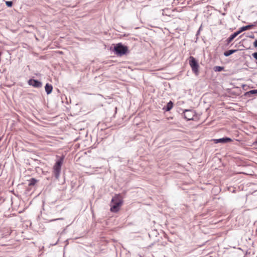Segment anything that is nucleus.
I'll return each mask as SVG.
<instances>
[{
  "mask_svg": "<svg viewBox=\"0 0 257 257\" xmlns=\"http://www.w3.org/2000/svg\"><path fill=\"white\" fill-rule=\"evenodd\" d=\"M239 32H235L231 34L226 40L227 44H229L237 35H239Z\"/></svg>",
  "mask_w": 257,
  "mask_h": 257,
  "instance_id": "1a4fd4ad",
  "label": "nucleus"
},
{
  "mask_svg": "<svg viewBox=\"0 0 257 257\" xmlns=\"http://www.w3.org/2000/svg\"><path fill=\"white\" fill-rule=\"evenodd\" d=\"M213 141L215 144L221 143V144H225L228 142H230L232 141L231 139L228 137H224L222 138H220L218 139H214Z\"/></svg>",
  "mask_w": 257,
  "mask_h": 257,
  "instance_id": "0eeeda50",
  "label": "nucleus"
},
{
  "mask_svg": "<svg viewBox=\"0 0 257 257\" xmlns=\"http://www.w3.org/2000/svg\"><path fill=\"white\" fill-rule=\"evenodd\" d=\"M253 45L254 47H255V48H257V39H256V40L254 41V42H253Z\"/></svg>",
  "mask_w": 257,
  "mask_h": 257,
  "instance_id": "6ab92c4d",
  "label": "nucleus"
},
{
  "mask_svg": "<svg viewBox=\"0 0 257 257\" xmlns=\"http://www.w3.org/2000/svg\"><path fill=\"white\" fill-rule=\"evenodd\" d=\"M45 89L47 94H50L53 90L52 85L49 83H47L45 86Z\"/></svg>",
  "mask_w": 257,
  "mask_h": 257,
  "instance_id": "9d476101",
  "label": "nucleus"
},
{
  "mask_svg": "<svg viewBox=\"0 0 257 257\" xmlns=\"http://www.w3.org/2000/svg\"><path fill=\"white\" fill-rule=\"evenodd\" d=\"M63 157L58 160L53 167V174L55 177L58 179L61 170V166L63 163Z\"/></svg>",
  "mask_w": 257,
  "mask_h": 257,
  "instance_id": "20e7f679",
  "label": "nucleus"
},
{
  "mask_svg": "<svg viewBox=\"0 0 257 257\" xmlns=\"http://www.w3.org/2000/svg\"><path fill=\"white\" fill-rule=\"evenodd\" d=\"M200 29H201V27H200L199 30L198 31L197 35H198L199 34Z\"/></svg>",
  "mask_w": 257,
  "mask_h": 257,
  "instance_id": "412c9836",
  "label": "nucleus"
},
{
  "mask_svg": "<svg viewBox=\"0 0 257 257\" xmlns=\"http://www.w3.org/2000/svg\"><path fill=\"white\" fill-rule=\"evenodd\" d=\"M189 64L192 69V72L197 76L199 74V65L197 60L193 56H190L189 58Z\"/></svg>",
  "mask_w": 257,
  "mask_h": 257,
  "instance_id": "7ed1b4c3",
  "label": "nucleus"
},
{
  "mask_svg": "<svg viewBox=\"0 0 257 257\" xmlns=\"http://www.w3.org/2000/svg\"><path fill=\"white\" fill-rule=\"evenodd\" d=\"M6 5L8 7L11 8L13 6V3L12 1H6Z\"/></svg>",
  "mask_w": 257,
  "mask_h": 257,
  "instance_id": "dca6fc26",
  "label": "nucleus"
},
{
  "mask_svg": "<svg viewBox=\"0 0 257 257\" xmlns=\"http://www.w3.org/2000/svg\"><path fill=\"white\" fill-rule=\"evenodd\" d=\"M224 69V68L221 66H216L214 67V70L216 72H220Z\"/></svg>",
  "mask_w": 257,
  "mask_h": 257,
  "instance_id": "2eb2a0df",
  "label": "nucleus"
},
{
  "mask_svg": "<svg viewBox=\"0 0 257 257\" xmlns=\"http://www.w3.org/2000/svg\"><path fill=\"white\" fill-rule=\"evenodd\" d=\"M128 51L127 47L122 45L121 43L116 44L113 50L114 54L120 57L126 54Z\"/></svg>",
  "mask_w": 257,
  "mask_h": 257,
  "instance_id": "f03ea898",
  "label": "nucleus"
},
{
  "mask_svg": "<svg viewBox=\"0 0 257 257\" xmlns=\"http://www.w3.org/2000/svg\"><path fill=\"white\" fill-rule=\"evenodd\" d=\"M173 106V102L172 101H170L166 106H164L163 109L166 111H170Z\"/></svg>",
  "mask_w": 257,
  "mask_h": 257,
  "instance_id": "9b49d317",
  "label": "nucleus"
},
{
  "mask_svg": "<svg viewBox=\"0 0 257 257\" xmlns=\"http://www.w3.org/2000/svg\"><path fill=\"white\" fill-rule=\"evenodd\" d=\"M60 219H62V218H58V220H60ZM58 220V219H54V220Z\"/></svg>",
  "mask_w": 257,
  "mask_h": 257,
  "instance_id": "5701e85b",
  "label": "nucleus"
},
{
  "mask_svg": "<svg viewBox=\"0 0 257 257\" xmlns=\"http://www.w3.org/2000/svg\"><path fill=\"white\" fill-rule=\"evenodd\" d=\"M123 203V200L120 194H116L112 197L110 204V211L112 212H117L119 211L120 207Z\"/></svg>",
  "mask_w": 257,
  "mask_h": 257,
  "instance_id": "f257e3e1",
  "label": "nucleus"
},
{
  "mask_svg": "<svg viewBox=\"0 0 257 257\" xmlns=\"http://www.w3.org/2000/svg\"><path fill=\"white\" fill-rule=\"evenodd\" d=\"M28 181L29 182L28 185L29 186H34L38 181L35 178H32L30 180H29Z\"/></svg>",
  "mask_w": 257,
  "mask_h": 257,
  "instance_id": "ddd939ff",
  "label": "nucleus"
},
{
  "mask_svg": "<svg viewBox=\"0 0 257 257\" xmlns=\"http://www.w3.org/2000/svg\"><path fill=\"white\" fill-rule=\"evenodd\" d=\"M28 83L30 85L33 86L35 88H41L42 86V83L38 80L34 79H30L29 80Z\"/></svg>",
  "mask_w": 257,
  "mask_h": 257,
  "instance_id": "423d86ee",
  "label": "nucleus"
},
{
  "mask_svg": "<svg viewBox=\"0 0 257 257\" xmlns=\"http://www.w3.org/2000/svg\"><path fill=\"white\" fill-rule=\"evenodd\" d=\"M252 56L256 60H257V52L252 53Z\"/></svg>",
  "mask_w": 257,
  "mask_h": 257,
  "instance_id": "a211bd4d",
  "label": "nucleus"
},
{
  "mask_svg": "<svg viewBox=\"0 0 257 257\" xmlns=\"http://www.w3.org/2000/svg\"><path fill=\"white\" fill-rule=\"evenodd\" d=\"M248 37L250 38H251V39H254V36L253 34H251L249 36H248Z\"/></svg>",
  "mask_w": 257,
  "mask_h": 257,
  "instance_id": "aec40b11",
  "label": "nucleus"
},
{
  "mask_svg": "<svg viewBox=\"0 0 257 257\" xmlns=\"http://www.w3.org/2000/svg\"><path fill=\"white\" fill-rule=\"evenodd\" d=\"M2 140V138L0 137V141Z\"/></svg>",
  "mask_w": 257,
  "mask_h": 257,
  "instance_id": "b1692460",
  "label": "nucleus"
},
{
  "mask_svg": "<svg viewBox=\"0 0 257 257\" xmlns=\"http://www.w3.org/2000/svg\"><path fill=\"white\" fill-rule=\"evenodd\" d=\"M238 51L237 49H232L226 51L224 52V55L225 57H228L230 55Z\"/></svg>",
  "mask_w": 257,
  "mask_h": 257,
  "instance_id": "f8f14e48",
  "label": "nucleus"
},
{
  "mask_svg": "<svg viewBox=\"0 0 257 257\" xmlns=\"http://www.w3.org/2000/svg\"><path fill=\"white\" fill-rule=\"evenodd\" d=\"M59 238H60V237L59 236L58 237L56 241L55 242H54V243L53 242V243H51V245H56L58 243V241L59 240Z\"/></svg>",
  "mask_w": 257,
  "mask_h": 257,
  "instance_id": "f3484780",
  "label": "nucleus"
},
{
  "mask_svg": "<svg viewBox=\"0 0 257 257\" xmlns=\"http://www.w3.org/2000/svg\"><path fill=\"white\" fill-rule=\"evenodd\" d=\"M255 26L254 24H250V25H248L247 26H243L242 27H241L239 30L237 31V32H239V34L240 33H241V32L244 31H246V30H249L250 29H251L252 27H253L254 26Z\"/></svg>",
  "mask_w": 257,
  "mask_h": 257,
  "instance_id": "6e6552de",
  "label": "nucleus"
},
{
  "mask_svg": "<svg viewBox=\"0 0 257 257\" xmlns=\"http://www.w3.org/2000/svg\"><path fill=\"white\" fill-rule=\"evenodd\" d=\"M257 94V89H253L249 90L245 93V95L247 96H250L251 94Z\"/></svg>",
  "mask_w": 257,
  "mask_h": 257,
  "instance_id": "4468645a",
  "label": "nucleus"
},
{
  "mask_svg": "<svg viewBox=\"0 0 257 257\" xmlns=\"http://www.w3.org/2000/svg\"><path fill=\"white\" fill-rule=\"evenodd\" d=\"M55 235H56L57 237H58V235H59V233H58V232L56 233V234H55Z\"/></svg>",
  "mask_w": 257,
  "mask_h": 257,
  "instance_id": "4be33fe9",
  "label": "nucleus"
},
{
  "mask_svg": "<svg viewBox=\"0 0 257 257\" xmlns=\"http://www.w3.org/2000/svg\"><path fill=\"white\" fill-rule=\"evenodd\" d=\"M184 118L187 120H193L195 116V112L191 109H185L183 111Z\"/></svg>",
  "mask_w": 257,
  "mask_h": 257,
  "instance_id": "39448f33",
  "label": "nucleus"
}]
</instances>
